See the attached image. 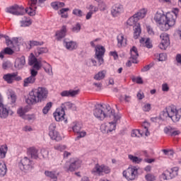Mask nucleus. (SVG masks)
I'll use <instances>...</instances> for the list:
<instances>
[{"mask_svg": "<svg viewBox=\"0 0 181 181\" xmlns=\"http://www.w3.org/2000/svg\"><path fill=\"white\" fill-rule=\"evenodd\" d=\"M93 115L100 121H104L107 117L115 119V121L121 119V115H115V110L108 105H96L93 110Z\"/></svg>", "mask_w": 181, "mask_h": 181, "instance_id": "nucleus-1", "label": "nucleus"}, {"mask_svg": "<svg viewBox=\"0 0 181 181\" xmlns=\"http://www.w3.org/2000/svg\"><path fill=\"white\" fill-rule=\"evenodd\" d=\"M49 95V90L45 87H38L37 88L33 89L30 93L28 98L25 100V103L28 105H33L37 103H42L47 98Z\"/></svg>", "mask_w": 181, "mask_h": 181, "instance_id": "nucleus-2", "label": "nucleus"}, {"mask_svg": "<svg viewBox=\"0 0 181 181\" xmlns=\"http://www.w3.org/2000/svg\"><path fill=\"white\" fill-rule=\"evenodd\" d=\"M71 108H72L73 111H76V110H77L76 105L71 103V102H65L62 103L61 107L57 108L56 112L54 113V117L56 121H64L66 110H70Z\"/></svg>", "mask_w": 181, "mask_h": 181, "instance_id": "nucleus-3", "label": "nucleus"}, {"mask_svg": "<svg viewBox=\"0 0 181 181\" xmlns=\"http://www.w3.org/2000/svg\"><path fill=\"white\" fill-rule=\"evenodd\" d=\"M178 13L179 9L177 8H175L173 11L166 13L164 22L163 32H166V30H169L170 28L175 26Z\"/></svg>", "mask_w": 181, "mask_h": 181, "instance_id": "nucleus-4", "label": "nucleus"}, {"mask_svg": "<svg viewBox=\"0 0 181 181\" xmlns=\"http://www.w3.org/2000/svg\"><path fill=\"white\" fill-rule=\"evenodd\" d=\"M165 115L171 118L173 122H179L181 118V109H176V106H168L165 108Z\"/></svg>", "mask_w": 181, "mask_h": 181, "instance_id": "nucleus-5", "label": "nucleus"}, {"mask_svg": "<svg viewBox=\"0 0 181 181\" xmlns=\"http://www.w3.org/2000/svg\"><path fill=\"white\" fill-rule=\"evenodd\" d=\"M18 166L23 172L25 173H29L32 172V170L35 168V163L33 160H30V158L28 157H23L21 158L20 163H18Z\"/></svg>", "mask_w": 181, "mask_h": 181, "instance_id": "nucleus-6", "label": "nucleus"}, {"mask_svg": "<svg viewBox=\"0 0 181 181\" xmlns=\"http://www.w3.org/2000/svg\"><path fill=\"white\" fill-rule=\"evenodd\" d=\"M138 18L134 15L133 16L130 17L127 23L129 26H133L134 28V39H138L139 35H141V25L138 23Z\"/></svg>", "mask_w": 181, "mask_h": 181, "instance_id": "nucleus-7", "label": "nucleus"}, {"mask_svg": "<svg viewBox=\"0 0 181 181\" xmlns=\"http://www.w3.org/2000/svg\"><path fill=\"white\" fill-rule=\"evenodd\" d=\"M105 53V48L101 45H98L95 47V59L97 61L92 59V63L93 66H101L104 63V54Z\"/></svg>", "mask_w": 181, "mask_h": 181, "instance_id": "nucleus-8", "label": "nucleus"}, {"mask_svg": "<svg viewBox=\"0 0 181 181\" xmlns=\"http://www.w3.org/2000/svg\"><path fill=\"white\" fill-rule=\"evenodd\" d=\"M47 0H30L28 2L29 6L25 8V12L30 16H35L36 15V9H37V2L38 4H43Z\"/></svg>", "mask_w": 181, "mask_h": 181, "instance_id": "nucleus-9", "label": "nucleus"}, {"mask_svg": "<svg viewBox=\"0 0 181 181\" xmlns=\"http://www.w3.org/2000/svg\"><path fill=\"white\" fill-rule=\"evenodd\" d=\"M123 176L127 180H135L138 176V168L135 166L129 167L123 171Z\"/></svg>", "mask_w": 181, "mask_h": 181, "instance_id": "nucleus-10", "label": "nucleus"}, {"mask_svg": "<svg viewBox=\"0 0 181 181\" xmlns=\"http://www.w3.org/2000/svg\"><path fill=\"white\" fill-rule=\"evenodd\" d=\"M6 12L7 13H11V15H15L16 16H19L21 15H25V13H28L26 12V9L23 8V6L14 5L6 8Z\"/></svg>", "mask_w": 181, "mask_h": 181, "instance_id": "nucleus-11", "label": "nucleus"}, {"mask_svg": "<svg viewBox=\"0 0 181 181\" xmlns=\"http://www.w3.org/2000/svg\"><path fill=\"white\" fill-rule=\"evenodd\" d=\"M177 172H179V168L174 167L173 168L169 170H166L163 172V173L160 176L161 180H169L170 179H173V177H176L177 176Z\"/></svg>", "mask_w": 181, "mask_h": 181, "instance_id": "nucleus-12", "label": "nucleus"}, {"mask_svg": "<svg viewBox=\"0 0 181 181\" xmlns=\"http://www.w3.org/2000/svg\"><path fill=\"white\" fill-rule=\"evenodd\" d=\"M80 166H81V160L74 159L71 160V163L66 162L64 166V169L67 170V172H74V170H77Z\"/></svg>", "mask_w": 181, "mask_h": 181, "instance_id": "nucleus-13", "label": "nucleus"}, {"mask_svg": "<svg viewBox=\"0 0 181 181\" xmlns=\"http://www.w3.org/2000/svg\"><path fill=\"white\" fill-rule=\"evenodd\" d=\"M113 119V122L109 123H104L100 126V131L103 134H110V132H112L115 131V127H117V122L118 120Z\"/></svg>", "mask_w": 181, "mask_h": 181, "instance_id": "nucleus-14", "label": "nucleus"}, {"mask_svg": "<svg viewBox=\"0 0 181 181\" xmlns=\"http://www.w3.org/2000/svg\"><path fill=\"white\" fill-rule=\"evenodd\" d=\"M3 79L7 83V84H12L15 83V81H21V80H22V77L18 76V73L13 72L4 74L3 76Z\"/></svg>", "mask_w": 181, "mask_h": 181, "instance_id": "nucleus-15", "label": "nucleus"}, {"mask_svg": "<svg viewBox=\"0 0 181 181\" xmlns=\"http://www.w3.org/2000/svg\"><path fill=\"white\" fill-rule=\"evenodd\" d=\"M110 172H111L110 168L104 165H100L98 164H96L94 168L92 170V173L93 175H98L99 176H103V175H104L103 173L107 174L110 173Z\"/></svg>", "mask_w": 181, "mask_h": 181, "instance_id": "nucleus-16", "label": "nucleus"}, {"mask_svg": "<svg viewBox=\"0 0 181 181\" xmlns=\"http://www.w3.org/2000/svg\"><path fill=\"white\" fill-rule=\"evenodd\" d=\"M160 37L161 39V42L160 45H158V47L161 49V50H166L168 48V46L170 45V41L169 40V35L166 33H162L160 35Z\"/></svg>", "mask_w": 181, "mask_h": 181, "instance_id": "nucleus-17", "label": "nucleus"}, {"mask_svg": "<svg viewBox=\"0 0 181 181\" xmlns=\"http://www.w3.org/2000/svg\"><path fill=\"white\" fill-rule=\"evenodd\" d=\"M166 15L160 13L159 11H157L156 13L154 16V21L155 22L159 25L160 27V29L163 31L164 29V25H165V19Z\"/></svg>", "mask_w": 181, "mask_h": 181, "instance_id": "nucleus-18", "label": "nucleus"}, {"mask_svg": "<svg viewBox=\"0 0 181 181\" xmlns=\"http://www.w3.org/2000/svg\"><path fill=\"white\" fill-rule=\"evenodd\" d=\"M44 63L45 62H43V61L40 59L37 60V59L35 57H31L28 62L29 66H33V69L35 70H40V68L43 67Z\"/></svg>", "mask_w": 181, "mask_h": 181, "instance_id": "nucleus-19", "label": "nucleus"}, {"mask_svg": "<svg viewBox=\"0 0 181 181\" xmlns=\"http://www.w3.org/2000/svg\"><path fill=\"white\" fill-rule=\"evenodd\" d=\"M49 135L51 139H54V141H60L62 139L60 134H59V132L56 131V123H52L49 125Z\"/></svg>", "mask_w": 181, "mask_h": 181, "instance_id": "nucleus-20", "label": "nucleus"}, {"mask_svg": "<svg viewBox=\"0 0 181 181\" xmlns=\"http://www.w3.org/2000/svg\"><path fill=\"white\" fill-rule=\"evenodd\" d=\"M25 64H26V59H25V56H22L16 59L14 67L21 70V69H23Z\"/></svg>", "mask_w": 181, "mask_h": 181, "instance_id": "nucleus-21", "label": "nucleus"}, {"mask_svg": "<svg viewBox=\"0 0 181 181\" xmlns=\"http://www.w3.org/2000/svg\"><path fill=\"white\" fill-rule=\"evenodd\" d=\"M124 11V7L121 4H115L113 6L111 11L112 16H118L119 14L122 13Z\"/></svg>", "mask_w": 181, "mask_h": 181, "instance_id": "nucleus-22", "label": "nucleus"}, {"mask_svg": "<svg viewBox=\"0 0 181 181\" xmlns=\"http://www.w3.org/2000/svg\"><path fill=\"white\" fill-rule=\"evenodd\" d=\"M78 93H80L79 90H64L61 92V97H76V95H78Z\"/></svg>", "mask_w": 181, "mask_h": 181, "instance_id": "nucleus-23", "label": "nucleus"}, {"mask_svg": "<svg viewBox=\"0 0 181 181\" xmlns=\"http://www.w3.org/2000/svg\"><path fill=\"white\" fill-rule=\"evenodd\" d=\"M27 153L33 159H37L39 158V150L35 147H30L27 149Z\"/></svg>", "mask_w": 181, "mask_h": 181, "instance_id": "nucleus-24", "label": "nucleus"}, {"mask_svg": "<svg viewBox=\"0 0 181 181\" xmlns=\"http://www.w3.org/2000/svg\"><path fill=\"white\" fill-rule=\"evenodd\" d=\"M130 59H133V63L134 64H137L138 63V57H139V54L138 53V49L136 47H132L130 49Z\"/></svg>", "mask_w": 181, "mask_h": 181, "instance_id": "nucleus-25", "label": "nucleus"}, {"mask_svg": "<svg viewBox=\"0 0 181 181\" xmlns=\"http://www.w3.org/2000/svg\"><path fill=\"white\" fill-rule=\"evenodd\" d=\"M9 115V110L2 103L0 105V118L5 119Z\"/></svg>", "mask_w": 181, "mask_h": 181, "instance_id": "nucleus-26", "label": "nucleus"}, {"mask_svg": "<svg viewBox=\"0 0 181 181\" xmlns=\"http://www.w3.org/2000/svg\"><path fill=\"white\" fill-rule=\"evenodd\" d=\"M117 39L118 47H125L127 46V37L124 34H119Z\"/></svg>", "mask_w": 181, "mask_h": 181, "instance_id": "nucleus-27", "label": "nucleus"}, {"mask_svg": "<svg viewBox=\"0 0 181 181\" xmlns=\"http://www.w3.org/2000/svg\"><path fill=\"white\" fill-rule=\"evenodd\" d=\"M45 176H47V177H50V179L52 181H57V177L59 176V173H57V171L46 170L45 172Z\"/></svg>", "mask_w": 181, "mask_h": 181, "instance_id": "nucleus-28", "label": "nucleus"}, {"mask_svg": "<svg viewBox=\"0 0 181 181\" xmlns=\"http://www.w3.org/2000/svg\"><path fill=\"white\" fill-rule=\"evenodd\" d=\"M66 32H67V28L66 27V25L62 26V28L61 29V30L57 31L56 33L57 40H61V39H63V37L66 36Z\"/></svg>", "mask_w": 181, "mask_h": 181, "instance_id": "nucleus-29", "label": "nucleus"}, {"mask_svg": "<svg viewBox=\"0 0 181 181\" xmlns=\"http://www.w3.org/2000/svg\"><path fill=\"white\" fill-rule=\"evenodd\" d=\"M35 81H36V78L30 76L29 77L24 79L23 86L24 87H29L30 84H34Z\"/></svg>", "mask_w": 181, "mask_h": 181, "instance_id": "nucleus-30", "label": "nucleus"}, {"mask_svg": "<svg viewBox=\"0 0 181 181\" xmlns=\"http://www.w3.org/2000/svg\"><path fill=\"white\" fill-rule=\"evenodd\" d=\"M146 12H147L146 9L142 8L136 14H134V16L137 18V21H139V19H144V18L146 16Z\"/></svg>", "mask_w": 181, "mask_h": 181, "instance_id": "nucleus-31", "label": "nucleus"}, {"mask_svg": "<svg viewBox=\"0 0 181 181\" xmlns=\"http://www.w3.org/2000/svg\"><path fill=\"white\" fill-rule=\"evenodd\" d=\"M15 53L12 49L9 47H6L3 51L0 52V59H4V54H8L9 56H12Z\"/></svg>", "mask_w": 181, "mask_h": 181, "instance_id": "nucleus-32", "label": "nucleus"}, {"mask_svg": "<svg viewBox=\"0 0 181 181\" xmlns=\"http://www.w3.org/2000/svg\"><path fill=\"white\" fill-rule=\"evenodd\" d=\"M28 110L26 107H20L17 110V114L21 117V118H23L26 115V112H28Z\"/></svg>", "mask_w": 181, "mask_h": 181, "instance_id": "nucleus-33", "label": "nucleus"}, {"mask_svg": "<svg viewBox=\"0 0 181 181\" xmlns=\"http://www.w3.org/2000/svg\"><path fill=\"white\" fill-rule=\"evenodd\" d=\"M105 74H107V71H101L96 74L94 76V79L100 81V80H104L105 78Z\"/></svg>", "mask_w": 181, "mask_h": 181, "instance_id": "nucleus-34", "label": "nucleus"}, {"mask_svg": "<svg viewBox=\"0 0 181 181\" xmlns=\"http://www.w3.org/2000/svg\"><path fill=\"white\" fill-rule=\"evenodd\" d=\"M65 46L68 50H74L77 47V43L74 41H69L65 43Z\"/></svg>", "mask_w": 181, "mask_h": 181, "instance_id": "nucleus-35", "label": "nucleus"}, {"mask_svg": "<svg viewBox=\"0 0 181 181\" xmlns=\"http://www.w3.org/2000/svg\"><path fill=\"white\" fill-rule=\"evenodd\" d=\"M51 6L53 8V9L57 11L59 8H63V6H64V3L60 1H54L51 4Z\"/></svg>", "mask_w": 181, "mask_h": 181, "instance_id": "nucleus-36", "label": "nucleus"}, {"mask_svg": "<svg viewBox=\"0 0 181 181\" xmlns=\"http://www.w3.org/2000/svg\"><path fill=\"white\" fill-rule=\"evenodd\" d=\"M43 53H47V48L46 47H38L35 49V54L37 57H39L40 54H43Z\"/></svg>", "mask_w": 181, "mask_h": 181, "instance_id": "nucleus-37", "label": "nucleus"}, {"mask_svg": "<svg viewBox=\"0 0 181 181\" xmlns=\"http://www.w3.org/2000/svg\"><path fill=\"white\" fill-rule=\"evenodd\" d=\"M6 152H8V147L6 146H0V158L4 159L6 156Z\"/></svg>", "mask_w": 181, "mask_h": 181, "instance_id": "nucleus-38", "label": "nucleus"}, {"mask_svg": "<svg viewBox=\"0 0 181 181\" xmlns=\"http://www.w3.org/2000/svg\"><path fill=\"white\" fill-rule=\"evenodd\" d=\"M43 63L44 66L42 67H44L45 71L48 74H52V66L46 62V61H43Z\"/></svg>", "mask_w": 181, "mask_h": 181, "instance_id": "nucleus-39", "label": "nucleus"}, {"mask_svg": "<svg viewBox=\"0 0 181 181\" xmlns=\"http://www.w3.org/2000/svg\"><path fill=\"white\" fill-rule=\"evenodd\" d=\"M129 159L133 162V163H141L142 162V159L140 158H138L137 156H133V155H129Z\"/></svg>", "mask_w": 181, "mask_h": 181, "instance_id": "nucleus-40", "label": "nucleus"}, {"mask_svg": "<svg viewBox=\"0 0 181 181\" xmlns=\"http://www.w3.org/2000/svg\"><path fill=\"white\" fill-rule=\"evenodd\" d=\"M86 9L89 11V12H91L92 13H95L96 12H98V7L93 4H90L89 6H88L86 7Z\"/></svg>", "mask_w": 181, "mask_h": 181, "instance_id": "nucleus-41", "label": "nucleus"}, {"mask_svg": "<svg viewBox=\"0 0 181 181\" xmlns=\"http://www.w3.org/2000/svg\"><path fill=\"white\" fill-rule=\"evenodd\" d=\"M69 11H70L69 8H62L59 11V13L61 14L62 18H68L69 17V14L66 12H69Z\"/></svg>", "mask_w": 181, "mask_h": 181, "instance_id": "nucleus-42", "label": "nucleus"}, {"mask_svg": "<svg viewBox=\"0 0 181 181\" xmlns=\"http://www.w3.org/2000/svg\"><path fill=\"white\" fill-rule=\"evenodd\" d=\"M6 175V165L0 163V176H5Z\"/></svg>", "mask_w": 181, "mask_h": 181, "instance_id": "nucleus-43", "label": "nucleus"}, {"mask_svg": "<svg viewBox=\"0 0 181 181\" xmlns=\"http://www.w3.org/2000/svg\"><path fill=\"white\" fill-rule=\"evenodd\" d=\"M81 127H82L81 124L76 123L74 126L72 127V129L74 132H75V134H78V132L81 131Z\"/></svg>", "mask_w": 181, "mask_h": 181, "instance_id": "nucleus-44", "label": "nucleus"}, {"mask_svg": "<svg viewBox=\"0 0 181 181\" xmlns=\"http://www.w3.org/2000/svg\"><path fill=\"white\" fill-rule=\"evenodd\" d=\"M52 105H53V103H52V102L47 103L45 107L42 109L43 114H47L50 108H52Z\"/></svg>", "mask_w": 181, "mask_h": 181, "instance_id": "nucleus-45", "label": "nucleus"}, {"mask_svg": "<svg viewBox=\"0 0 181 181\" xmlns=\"http://www.w3.org/2000/svg\"><path fill=\"white\" fill-rule=\"evenodd\" d=\"M4 39L6 40V44L7 46H8L9 47H13V38L12 39V40L9 38V36H5Z\"/></svg>", "mask_w": 181, "mask_h": 181, "instance_id": "nucleus-46", "label": "nucleus"}, {"mask_svg": "<svg viewBox=\"0 0 181 181\" xmlns=\"http://www.w3.org/2000/svg\"><path fill=\"white\" fill-rule=\"evenodd\" d=\"M73 15L81 18L83 16V11L78 8H74L72 11Z\"/></svg>", "mask_w": 181, "mask_h": 181, "instance_id": "nucleus-47", "label": "nucleus"}, {"mask_svg": "<svg viewBox=\"0 0 181 181\" xmlns=\"http://www.w3.org/2000/svg\"><path fill=\"white\" fill-rule=\"evenodd\" d=\"M42 45H43V42H39V41H35V40L30 41V47H33L35 46H42Z\"/></svg>", "mask_w": 181, "mask_h": 181, "instance_id": "nucleus-48", "label": "nucleus"}, {"mask_svg": "<svg viewBox=\"0 0 181 181\" xmlns=\"http://www.w3.org/2000/svg\"><path fill=\"white\" fill-rule=\"evenodd\" d=\"M21 23L22 28H26V26H30V25H32V21H30V20L22 21H21Z\"/></svg>", "mask_w": 181, "mask_h": 181, "instance_id": "nucleus-49", "label": "nucleus"}, {"mask_svg": "<svg viewBox=\"0 0 181 181\" xmlns=\"http://www.w3.org/2000/svg\"><path fill=\"white\" fill-rule=\"evenodd\" d=\"M146 180L147 181H154L156 180V177L153 174L148 173L145 176Z\"/></svg>", "mask_w": 181, "mask_h": 181, "instance_id": "nucleus-50", "label": "nucleus"}, {"mask_svg": "<svg viewBox=\"0 0 181 181\" xmlns=\"http://www.w3.org/2000/svg\"><path fill=\"white\" fill-rule=\"evenodd\" d=\"M173 131V128H172L171 127H166L164 128V132L165 134H166V135H170L171 136Z\"/></svg>", "mask_w": 181, "mask_h": 181, "instance_id": "nucleus-51", "label": "nucleus"}, {"mask_svg": "<svg viewBox=\"0 0 181 181\" xmlns=\"http://www.w3.org/2000/svg\"><path fill=\"white\" fill-rule=\"evenodd\" d=\"M81 30V25L79 23H77L76 25L73 27L72 31L75 32L76 33H78Z\"/></svg>", "mask_w": 181, "mask_h": 181, "instance_id": "nucleus-52", "label": "nucleus"}, {"mask_svg": "<svg viewBox=\"0 0 181 181\" xmlns=\"http://www.w3.org/2000/svg\"><path fill=\"white\" fill-rule=\"evenodd\" d=\"M139 135L142 136L141 132L139 129L133 130L132 132V136L133 138H136V136L139 137Z\"/></svg>", "mask_w": 181, "mask_h": 181, "instance_id": "nucleus-53", "label": "nucleus"}, {"mask_svg": "<svg viewBox=\"0 0 181 181\" xmlns=\"http://www.w3.org/2000/svg\"><path fill=\"white\" fill-rule=\"evenodd\" d=\"M54 149H56V151H60L62 152L64 151V149H66V146L62 144H57L56 146H54Z\"/></svg>", "mask_w": 181, "mask_h": 181, "instance_id": "nucleus-54", "label": "nucleus"}, {"mask_svg": "<svg viewBox=\"0 0 181 181\" xmlns=\"http://www.w3.org/2000/svg\"><path fill=\"white\" fill-rule=\"evenodd\" d=\"M23 119H26L27 121H33L35 119V115H25Z\"/></svg>", "mask_w": 181, "mask_h": 181, "instance_id": "nucleus-55", "label": "nucleus"}, {"mask_svg": "<svg viewBox=\"0 0 181 181\" xmlns=\"http://www.w3.org/2000/svg\"><path fill=\"white\" fill-rule=\"evenodd\" d=\"M40 153H41L42 158H47V156H49V151H47L45 148L41 149Z\"/></svg>", "mask_w": 181, "mask_h": 181, "instance_id": "nucleus-56", "label": "nucleus"}, {"mask_svg": "<svg viewBox=\"0 0 181 181\" xmlns=\"http://www.w3.org/2000/svg\"><path fill=\"white\" fill-rule=\"evenodd\" d=\"M151 108V104L150 103H146L143 106V111H144L145 112H149Z\"/></svg>", "mask_w": 181, "mask_h": 181, "instance_id": "nucleus-57", "label": "nucleus"}, {"mask_svg": "<svg viewBox=\"0 0 181 181\" xmlns=\"http://www.w3.org/2000/svg\"><path fill=\"white\" fill-rule=\"evenodd\" d=\"M144 46L147 47V49H151L152 43H151V40L149 38H147L144 42Z\"/></svg>", "mask_w": 181, "mask_h": 181, "instance_id": "nucleus-58", "label": "nucleus"}, {"mask_svg": "<svg viewBox=\"0 0 181 181\" xmlns=\"http://www.w3.org/2000/svg\"><path fill=\"white\" fill-rule=\"evenodd\" d=\"M158 62H165L166 60V54L161 53L158 55Z\"/></svg>", "mask_w": 181, "mask_h": 181, "instance_id": "nucleus-59", "label": "nucleus"}, {"mask_svg": "<svg viewBox=\"0 0 181 181\" xmlns=\"http://www.w3.org/2000/svg\"><path fill=\"white\" fill-rule=\"evenodd\" d=\"M148 123L145 122L142 124V127L144 128V131H145V135L146 136H149L150 135V133L148 131Z\"/></svg>", "mask_w": 181, "mask_h": 181, "instance_id": "nucleus-60", "label": "nucleus"}, {"mask_svg": "<svg viewBox=\"0 0 181 181\" xmlns=\"http://www.w3.org/2000/svg\"><path fill=\"white\" fill-rule=\"evenodd\" d=\"M22 40V37H13V45H19L21 43V41Z\"/></svg>", "mask_w": 181, "mask_h": 181, "instance_id": "nucleus-61", "label": "nucleus"}, {"mask_svg": "<svg viewBox=\"0 0 181 181\" xmlns=\"http://www.w3.org/2000/svg\"><path fill=\"white\" fill-rule=\"evenodd\" d=\"M30 74L31 77H34V78H36V76H37V70L33 68L32 69H30Z\"/></svg>", "mask_w": 181, "mask_h": 181, "instance_id": "nucleus-62", "label": "nucleus"}, {"mask_svg": "<svg viewBox=\"0 0 181 181\" xmlns=\"http://www.w3.org/2000/svg\"><path fill=\"white\" fill-rule=\"evenodd\" d=\"M78 136H77V139H80V138H84V136L86 135H87V133L86 132H81V130L79 131Z\"/></svg>", "mask_w": 181, "mask_h": 181, "instance_id": "nucleus-63", "label": "nucleus"}, {"mask_svg": "<svg viewBox=\"0 0 181 181\" xmlns=\"http://www.w3.org/2000/svg\"><path fill=\"white\" fill-rule=\"evenodd\" d=\"M162 90L168 93V91H169V85H168V83H163L162 85Z\"/></svg>", "mask_w": 181, "mask_h": 181, "instance_id": "nucleus-64", "label": "nucleus"}]
</instances>
